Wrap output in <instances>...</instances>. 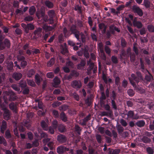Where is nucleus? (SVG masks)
Here are the masks:
<instances>
[{
    "label": "nucleus",
    "mask_w": 154,
    "mask_h": 154,
    "mask_svg": "<svg viewBox=\"0 0 154 154\" xmlns=\"http://www.w3.org/2000/svg\"><path fill=\"white\" fill-rule=\"evenodd\" d=\"M132 11L135 14L139 16L140 17H142L143 15V12L142 10L137 5H134L131 8Z\"/></svg>",
    "instance_id": "nucleus-5"
},
{
    "label": "nucleus",
    "mask_w": 154,
    "mask_h": 154,
    "mask_svg": "<svg viewBox=\"0 0 154 154\" xmlns=\"http://www.w3.org/2000/svg\"><path fill=\"white\" fill-rule=\"evenodd\" d=\"M117 93L113 90L110 94V99L111 100L116 99Z\"/></svg>",
    "instance_id": "nucleus-38"
},
{
    "label": "nucleus",
    "mask_w": 154,
    "mask_h": 154,
    "mask_svg": "<svg viewBox=\"0 0 154 154\" xmlns=\"http://www.w3.org/2000/svg\"><path fill=\"white\" fill-rule=\"evenodd\" d=\"M58 130L61 133L64 132L66 131L65 126L62 124H60L58 126Z\"/></svg>",
    "instance_id": "nucleus-26"
},
{
    "label": "nucleus",
    "mask_w": 154,
    "mask_h": 154,
    "mask_svg": "<svg viewBox=\"0 0 154 154\" xmlns=\"http://www.w3.org/2000/svg\"><path fill=\"white\" fill-rule=\"evenodd\" d=\"M145 124V122L143 120L138 121L135 123L136 125L140 128L143 127Z\"/></svg>",
    "instance_id": "nucleus-21"
},
{
    "label": "nucleus",
    "mask_w": 154,
    "mask_h": 154,
    "mask_svg": "<svg viewBox=\"0 0 154 154\" xmlns=\"http://www.w3.org/2000/svg\"><path fill=\"white\" fill-rule=\"evenodd\" d=\"M128 84V82L125 79L122 82V87L125 88H126Z\"/></svg>",
    "instance_id": "nucleus-62"
},
{
    "label": "nucleus",
    "mask_w": 154,
    "mask_h": 154,
    "mask_svg": "<svg viewBox=\"0 0 154 154\" xmlns=\"http://www.w3.org/2000/svg\"><path fill=\"white\" fill-rule=\"evenodd\" d=\"M63 32L64 35V36L66 38L69 37L71 34L70 33V32L68 30L66 27L64 28Z\"/></svg>",
    "instance_id": "nucleus-28"
},
{
    "label": "nucleus",
    "mask_w": 154,
    "mask_h": 154,
    "mask_svg": "<svg viewBox=\"0 0 154 154\" xmlns=\"http://www.w3.org/2000/svg\"><path fill=\"white\" fill-rule=\"evenodd\" d=\"M57 139L58 142L60 143H65L67 140L66 137L62 134H59L57 135Z\"/></svg>",
    "instance_id": "nucleus-11"
},
{
    "label": "nucleus",
    "mask_w": 154,
    "mask_h": 154,
    "mask_svg": "<svg viewBox=\"0 0 154 154\" xmlns=\"http://www.w3.org/2000/svg\"><path fill=\"white\" fill-rule=\"evenodd\" d=\"M70 31L71 32V34L75 33L79 31L76 29V26L74 25H72L70 27Z\"/></svg>",
    "instance_id": "nucleus-32"
},
{
    "label": "nucleus",
    "mask_w": 154,
    "mask_h": 154,
    "mask_svg": "<svg viewBox=\"0 0 154 154\" xmlns=\"http://www.w3.org/2000/svg\"><path fill=\"white\" fill-rule=\"evenodd\" d=\"M110 32L112 34H115V31H116L118 32H120V30L119 29L115 26L114 24H111L109 27Z\"/></svg>",
    "instance_id": "nucleus-14"
},
{
    "label": "nucleus",
    "mask_w": 154,
    "mask_h": 154,
    "mask_svg": "<svg viewBox=\"0 0 154 154\" xmlns=\"http://www.w3.org/2000/svg\"><path fill=\"white\" fill-rule=\"evenodd\" d=\"M139 30L140 33L141 35H143L146 33V28L144 27H142L141 29H140Z\"/></svg>",
    "instance_id": "nucleus-64"
},
{
    "label": "nucleus",
    "mask_w": 154,
    "mask_h": 154,
    "mask_svg": "<svg viewBox=\"0 0 154 154\" xmlns=\"http://www.w3.org/2000/svg\"><path fill=\"white\" fill-rule=\"evenodd\" d=\"M35 73V72L33 69H31L27 73L28 76L29 78L31 77Z\"/></svg>",
    "instance_id": "nucleus-45"
},
{
    "label": "nucleus",
    "mask_w": 154,
    "mask_h": 154,
    "mask_svg": "<svg viewBox=\"0 0 154 154\" xmlns=\"http://www.w3.org/2000/svg\"><path fill=\"white\" fill-rule=\"evenodd\" d=\"M137 44L136 43H134L133 45V51L134 52L136 55H138L139 54V51L138 49L137 48Z\"/></svg>",
    "instance_id": "nucleus-41"
},
{
    "label": "nucleus",
    "mask_w": 154,
    "mask_h": 154,
    "mask_svg": "<svg viewBox=\"0 0 154 154\" xmlns=\"http://www.w3.org/2000/svg\"><path fill=\"white\" fill-rule=\"evenodd\" d=\"M57 152L59 154H64L66 151H68L69 150V148L61 146H58L57 149Z\"/></svg>",
    "instance_id": "nucleus-9"
},
{
    "label": "nucleus",
    "mask_w": 154,
    "mask_h": 154,
    "mask_svg": "<svg viewBox=\"0 0 154 154\" xmlns=\"http://www.w3.org/2000/svg\"><path fill=\"white\" fill-rule=\"evenodd\" d=\"M147 29L149 32H154V26L153 25H148Z\"/></svg>",
    "instance_id": "nucleus-59"
},
{
    "label": "nucleus",
    "mask_w": 154,
    "mask_h": 154,
    "mask_svg": "<svg viewBox=\"0 0 154 154\" xmlns=\"http://www.w3.org/2000/svg\"><path fill=\"white\" fill-rule=\"evenodd\" d=\"M57 24L54 23L53 26H48L46 25H44L43 26V28L45 32H47L52 31L56 26Z\"/></svg>",
    "instance_id": "nucleus-12"
},
{
    "label": "nucleus",
    "mask_w": 154,
    "mask_h": 154,
    "mask_svg": "<svg viewBox=\"0 0 154 154\" xmlns=\"http://www.w3.org/2000/svg\"><path fill=\"white\" fill-rule=\"evenodd\" d=\"M27 62L25 60H23L21 61L20 65L21 68L24 69L27 66Z\"/></svg>",
    "instance_id": "nucleus-56"
},
{
    "label": "nucleus",
    "mask_w": 154,
    "mask_h": 154,
    "mask_svg": "<svg viewBox=\"0 0 154 154\" xmlns=\"http://www.w3.org/2000/svg\"><path fill=\"white\" fill-rule=\"evenodd\" d=\"M19 85L20 87L21 88V90L27 87L26 83V82L22 81L19 82Z\"/></svg>",
    "instance_id": "nucleus-37"
},
{
    "label": "nucleus",
    "mask_w": 154,
    "mask_h": 154,
    "mask_svg": "<svg viewBox=\"0 0 154 154\" xmlns=\"http://www.w3.org/2000/svg\"><path fill=\"white\" fill-rule=\"evenodd\" d=\"M130 55V60L132 63H134L136 59V56L134 53H131Z\"/></svg>",
    "instance_id": "nucleus-39"
},
{
    "label": "nucleus",
    "mask_w": 154,
    "mask_h": 154,
    "mask_svg": "<svg viewBox=\"0 0 154 154\" xmlns=\"http://www.w3.org/2000/svg\"><path fill=\"white\" fill-rule=\"evenodd\" d=\"M42 30V29L41 27L37 28L33 32V34L35 35L34 37L36 38H38L41 35V33Z\"/></svg>",
    "instance_id": "nucleus-16"
},
{
    "label": "nucleus",
    "mask_w": 154,
    "mask_h": 154,
    "mask_svg": "<svg viewBox=\"0 0 154 154\" xmlns=\"http://www.w3.org/2000/svg\"><path fill=\"white\" fill-rule=\"evenodd\" d=\"M104 108L108 111L109 116H111L112 115L113 112L112 109H110V107L108 104H106L104 106Z\"/></svg>",
    "instance_id": "nucleus-19"
},
{
    "label": "nucleus",
    "mask_w": 154,
    "mask_h": 154,
    "mask_svg": "<svg viewBox=\"0 0 154 154\" xmlns=\"http://www.w3.org/2000/svg\"><path fill=\"white\" fill-rule=\"evenodd\" d=\"M143 4L145 7L146 8H148L150 6V3L148 0H144Z\"/></svg>",
    "instance_id": "nucleus-57"
},
{
    "label": "nucleus",
    "mask_w": 154,
    "mask_h": 154,
    "mask_svg": "<svg viewBox=\"0 0 154 154\" xmlns=\"http://www.w3.org/2000/svg\"><path fill=\"white\" fill-rule=\"evenodd\" d=\"M7 128V125L6 122L3 121H2V124L1 126V129L5 130Z\"/></svg>",
    "instance_id": "nucleus-61"
},
{
    "label": "nucleus",
    "mask_w": 154,
    "mask_h": 154,
    "mask_svg": "<svg viewBox=\"0 0 154 154\" xmlns=\"http://www.w3.org/2000/svg\"><path fill=\"white\" fill-rule=\"evenodd\" d=\"M21 26L24 29V31L26 33L29 32V30H33L35 28L34 26L31 23H28L26 25L25 23H22L21 24Z\"/></svg>",
    "instance_id": "nucleus-6"
},
{
    "label": "nucleus",
    "mask_w": 154,
    "mask_h": 154,
    "mask_svg": "<svg viewBox=\"0 0 154 154\" xmlns=\"http://www.w3.org/2000/svg\"><path fill=\"white\" fill-rule=\"evenodd\" d=\"M22 93L24 95H26L29 94V87H27L21 90Z\"/></svg>",
    "instance_id": "nucleus-35"
},
{
    "label": "nucleus",
    "mask_w": 154,
    "mask_h": 154,
    "mask_svg": "<svg viewBox=\"0 0 154 154\" xmlns=\"http://www.w3.org/2000/svg\"><path fill=\"white\" fill-rule=\"evenodd\" d=\"M60 117L63 122H66L67 121V117L65 113L63 111L61 112L60 115Z\"/></svg>",
    "instance_id": "nucleus-24"
},
{
    "label": "nucleus",
    "mask_w": 154,
    "mask_h": 154,
    "mask_svg": "<svg viewBox=\"0 0 154 154\" xmlns=\"http://www.w3.org/2000/svg\"><path fill=\"white\" fill-rule=\"evenodd\" d=\"M72 96L75 100L79 101L80 100V98L79 95L76 93H74L72 94Z\"/></svg>",
    "instance_id": "nucleus-44"
},
{
    "label": "nucleus",
    "mask_w": 154,
    "mask_h": 154,
    "mask_svg": "<svg viewBox=\"0 0 154 154\" xmlns=\"http://www.w3.org/2000/svg\"><path fill=\"white\" fill-rule=\"evenodd\" d=\"M74 10L75 11H78V12L80 14L82 13V7L79 5H77L75 6Z\"/></svg>",
    "instance_id": "nucleus-31"
},
{
    "label": "nucleus",
    "mask_w": 154,
    "mask_h": 154,
    "mask_svg": "<svg viewBox=\"0 0 154 154\" xmlns=\"http://www.w3.org/2000/svg\"><path fill=\"white\" fill-rule=\"evenodd\" d=\"M27 83L28 85L32 87H34L35 86V83L33 80H28L27 81Z\"/></svg>",
    "instance_id": "nucleus-58"
},
{
    "label": "nucleus",
    "mask_w": 154,
    "mask_h": 154,
    "mask_svg": "<svg viewBox=\"0 0 154 154\" xmlns=\"http://www.w3.org/2000/svg\"><path fill=\"white\" fill-rule=\"evenodd\" d=\"M126 44L127 42L123 38H122L121 40V46L122 47L124 48L126 46Z\"/></svg>",
    "instance_id": "nucleus-63"
},
{
    "label": "nucleus",
    "mask_w": 154,
    "mask_h": 154,
    "mask_svg": "<svg viewBox=\"0 0 154 154\" xmlns=\"http://www.w3.org/2000/svg\"><path fill=\"white\" fill-rule=\"evenodd\" d=\"M126 115L128 118L133 119H137L139 118V116L137 114L134 115V111L132 110L129 111Z\"/></svg>",
    "instance_id": "nucleus-8"
},
{
    "label": "nucleus",
    "mask_w": 154,
    "mask_h": 154,
    "mask_svg": "<svg viewBox=\"0 0 154 154\" xmlns=\"http://www.w3.org/2000/svg\"><path fill=\"white\" fill-rule=\"evenodd\" d=\"M142 141L144 143H149L151 140L150 138L146 136H143L142 139Z\"/></svg>",
    "instance_id": "nucleus-34"
},
{
    "label": "nucleus",
    "mask_w": 154,
    "mask_h": 154,
    "mask_svg": "<svg viewBox=\"0 0 154 154\" xmlns=\"http://www.w3.org/2000/svg\"><path fill=\"white\" fill-rule=\"evenodd\" d=\"M111 60L112 62L114 64H116L118 62V60L117 57L115 56H112Z\"/></svg>",
    "instance_id": "nucleus-48"
},
{
    "label": "nucleus",
    "mask_w": 154,
    "mask_h": 154,
    "mask_svg": "<svg viewBox=\"0 0 154 154\" xmlns=\"http://www.w3.org/2000/svg\"><path fill=\"white\" fill-rule=\"evenodd\" d=\"M22 76V74L19 72H14L13 75V78L17 80H20Z\"/></svg>",
    "instance_id": "nucleus-18"
},
{
    "label": "nucleus",
    "mask_w": 154,
    "mask_h": 154,
    "mask_svg": "<svg viewBox=\"0 0 154 154\" xmlns=\"http://www.w3.org/2000/svg\"><path fill=\"white\" fill-rule=\"evenodd\" d=\"M75 131L78 134L80 135L81 134V131L82 130L80 127L78 125H75Z\"/></svg>",
    "instance_id": "nucleus-40"
},
{
    "label": "nucleus",
    "mask_w": 154,
    "mask_h": 154,
    "mask_svg": "<svg viewBox=\"0 0 154 154\" xmlns=\"http://www.w3.org/2000/svg\"><path fill=\"white\" fill-rule=\"evenodd\" d=\"M140 68L142 69V72H145V70H147L145 69V66L144 64V62L141 58H140Z\"/></svg>",
    "instance_id": "nucleus-33"
},
{
    "label": "nucleus",
    "mask_w": 154,
    "mask_h": 154,
    "mask_svg": "<svg viewBox=\"0 0 154 154\" xmlns=\"http://www.w3.org/2000/svg\"><path fill=\"white\" fill-rule=\"evenodd\" d=\"M85 61L83 60H82L80 63L77 65V69H81L85 65Z\"/></svg>",
    "instance_id": "nucleus-29"
},
{
    "label": "nucleus",
    "mask_w": 154,
    "mask_h": 154,
    "mask_svg": "<svg viewBox=\"0 0 154 154\" xmlns=\"http://www.w3.org/2000/svg\"><path fill=\"white\" fill-rule=\"evenodd\" d=\"M36 15L38 19H39L41 17L43 18L45 15V12L43 11L40 10L37 11Z\"/></svg>",
    "instance_id": "nucleus-20"
},
{
    "label": "nucleus",
    "mask_w": 154,
    "mask_h": 154,
    "mask_svg": "<svg viewBox=\"0 0 154 154\" xmlns=\"http://www.w3.org/2000/svg\"><path fill=\"white\" fill-rule=\"evenodd\" d=\"M3 144L4 146H6L7 145V142L5 139L2 136L0 135V144Z\"/></svg>",
    "instance_id": "nucleus-42"
},
{
    "label": "nucleus",
    "mask_w": 154,
    "mask_h": 154,
    "mask_svg": "<svg viewBox=\"0 0 154 154\" xmlns=\"http://www.w3.org/2000/svg\"><path fill=\"white\" fill-rule=\"evenodd\" d=\"M147 72L148 74H146L145 75V78L143 79L142 82L143 83L144 85L146 86H147L149 82L153 80L152 75L148 70H145V72H144L145 73Z\"/></svg>",
    "instance_id": "nucleus-1"
},
{
    "label": "nucleus",
    "mask_w": 154,
    "mask_h": 154,
    "mask_svg": "<svg viewBox=\"0 0 154 154\" xmlns=\"http://www.w3.org/2000/svg\"><path fill=\"white\" fill-rule=\"evenodd\" d=\"M14 64L12 62H10L9 63L7 66L8 69L10 72L12 71L13 70Z\"/></svg>",
    "instance_id": "nucleus-36"
},
{
    "label": "nucleus",
    "mask_w": 154,
    "mask_h": 154,
    "mask_svg": "<svg viewBox=\"0 0 154 154\" xmlns=\"http://www.w3.org/2000/svg\"><path fill=\"white\" fill-rule=\"evenodd\" d=\"M53 82V86L55 88H57L60 83V81L57 76H56L54 79Z\"/></svg>",
    "instance_id": "nucleus-15"
},
{
    "label": "nucleus",
    "mask_w": 154,
    "mask_h": 154,
    "mask_svg": "<svg viewBox=\"0 0 154 154\" xmlns=\"http://www.w3.org/2000/svg\"><path fill=\"white\" fill-rule=\"evenodd\" d=\"M136 75L134 74H131V77L132 79L130 78L134 82L135 81L137 83H138L140 82H142L143 78L141 73L140 72L138 71L136 72Z\"/></svg>",
    "instance_id": "nucleus-3"
},
{
    "label": "nucleus",
    "mask_w": 154,
    "mask_h": 154,
    "mask_svg": "<svg viewBox=\"0 0 154 154\" xmlns=\"http://www.w3.org/2000/svg\"><path fill=\"white\" fill-rule=\"evenodd\" d=\"M5 74L4 73L0 74V84H2L5 79Z\"/></svg>",
    "instance_id": "nucleus-47"
},
{
    "label": "nucleus",
    "mask_w": 154,
    "mask_h": 154,
    "mask_svg": "<svg viewBox=\"0 0 154 154\" xmlns=\"http://www.w3.org/2000/svg\"><path fill=\"white\" fill-rule=\"evenodd\" d=\"M2 109L4 111V119L6 120H9L10 118L9 111L5 106L1 105Z\"/></svg>",
    "instance_id": "nucleus-7"
},
{
    "label": "nucleus",
    "mask_w": 154,
    "mask_h": 154,
    "mask_svg": "<svg viewBox=\"0 0 154 154\" xmlns=\"http://www.w3.org/2000/svg\"><path fill=\"white\" fill-rule=\"evenodd\" d=\"M71 86L74 88L79 89L82 87V84L81 82L76 80H73L71 83Z\"/></svg>",
    "instance_id": "nucleus-10"
},
{
    "label": "nucleus",
    "mask_w": 154,
    "mask_h": 154,
    "mask_svg": "<svg viewBox=\"0 0 154 154\" xmlns=\"http://www.w3.org/2000/svg\"><path fill=\"white\" fill-rule=\"evenodd\" d=\"M36 11V9L34 6H32L29 8V13L30 15H33Z\"/></svg>",
    "instance_id": "nucleus-30"
},
{
    "label": "nucleus",
    "mask_w": 154,
    "mask_h": 154,
    "mask_svg": "<svg viewBox=\"0 0 154 154\" xmlns=\"http://www.w3.org/2000/svg\"><path fill=\"white\" fill-rule=\"evenodd\" d=\"M11 45V42L9 39L7 38H5L3 40L0 39V50H2L5 48H9Z\"/></svg>",
    "instance_id": "nucleus-2"
},
{
    "label": "nucleus",
    "mask_w": 154,
    "mask_h": 154,
    "mask_svg": "<svg viewBox=\"0 0 154 154\" xmlns=\"http://www.w3.org/2000/svg\"><path fill=\"white\" fill-rule=\"evenodd\" d=\"M41 125L44 130L47 131L48 130V125L44 120H43L41 122Z\"/></svg>",
    "instance_id": "nucleus-27"
},
{
    "label": "nucleus",
    "mask_w": 154,
    "mask_h": 154,
    "mask_svg": "<svg viewBox=\"0 0 154 154\" xmlns=\"http://www.w3.org/2000/svg\"><path fill=\"white\" fill-rule=\"evenodd\" d=\"M104 50L106 53L108 54H110L111 53V49L109 47L105 45L104 47Z\"/></svg>",
    "instance_id": "nucleus-55"
},
{
    "label": "nucleus",
    "mask_w": 154,
    "mask_h": 154,
    "mask_svg": "<svg viewBox=\"0 0 154 154\" xmlns=\"http://www.w3.org/2000/svg\"><path fill=\"white\" fill-rule=\"evenodd\" d=\"M17 99V97L15 96L14 93L11 94L9 98V100L10 101H14Z\"/></svg>",
    "instance_id": "nucleus-49"
},
{
    "label": "nucleus",
    "mask_w": 154,
    "mask_h": 154,
    "mask_svg": "<svg viewBox=\"0 0 154 154\" xmlns=\"http://www.w3.org/2000/svg\"><path fill=\"white\" fill-rule=\"evenodd\" d=\"M48 15L50 18H54L55 16V12L54 10H51L48 12Z\"/></svg>",
    "instance_id": "nucleus-52"
},
{
    "label": "nucleus",
    "mask_w": 154,
    "mask_h": 154,
    "mask_svg": "<svg viewBox=\"0 0 154 154\" xmlns=\"http://www.w3.org/2000/svg\"><path fill=\"white\" fill-rule=\"evenodd\" d=\"M55 59L54 57L51 58L50 60L48 61L47 63V66L48 67H50L52 66L55 63Z\"/></svg>",
    "instance_id": "nucleus-25"
},
{
    "label": "nucleus",
    "mask_w": 154,
    "mask_h": 154,
    "mask_svg": "<svg viewBox=\"0 0 154 154\" xmlns=\"http://www.w3.org/2000/svg\"><path fill=\"white\" fill-rule=\"evenodd\" d=\"M117 129L118 133L119 134H122L124 131V129L120 125H119L117 127Z\"/></svg>",
    "instance_id": "nucleus-51"
},
{
    "label": "nucleus",
    "mask_w": 154,
    "mask_h": 154,
    "mask_svg": "<svg viewBox=\"0 0 154 154\" xmlns=\"http://www.w3.org/2000/svg\"><path fill=\"white\" fill-rule=\"evenodd\" d=\"M45 4L48 8L50 9L53 8L54 6L53 3L48 0L45 1Z\"/></svg>",
    "instance_id": "nucleus-23"
},
{
    "label": "nucleus",
    "mask_w": 154,
    "mask_h": 154,
    "mask_svg": "<svg viewBox=\"0 0 154 154\" xmlns=\"http://www.w3.org/2000/svg\"><path fill=\"white\" fill-rule=\"evenodd\" d=\"M68 109V106L67 105H63L59 108V109L60 111H65L67 110Z\"/></svg>",
    "instance_id": "nucleus-46"
},
{
    "label": "nucleus",
    "mask_w": 154,
    "mask_h": 154,
    "mask_svg": "<svg viewBox=\"0 0 154 154\" xmlns=\"http://www.w3.org/2000/svg\"><path fill=\"white\" fill-rule=\"evenodd\" d=\"M102 78L104 82L106 84L111 83H112V79L110 78H109L108 79L106 76L104 74L103 75Z\"/></svg>",
    "instance_id": "nucleus-22"
},
{
    "label": "nucleus",
    "mask_w": 154,
    "mask_h": 154,
    "mask_svg": "<svg viewBox=\"0 0 154 154\" xmlns=\"http://www.w3.org/2000/svg\"><path fill=\"white\" fill-rule=\"evenodd\" d=\"M127 93L129 96L132 97L134 94V92L132 89H130L127 91Z\"/></svg>",
    "instance_id": "nucleus-53"
},
{
    "label": "nucleus",
    "mask_w": 154,
    "mask_h": 154,
    "mask_svg": "<svg viewBox=\"0 0 154 154\" xmlns=\"http://www.w3.org/2000/svg\"><path fill=\"white\" fill-rule=\"evenodd\" d=\"M128 79L130 83L134 88L135 90L140 94L145 93V90L139 87L138 83H137V84H136L135 82L130 78H129Z\"/></svg>",
    "instance_id": "nucleus-4"
},
{
    "label": "nucleus",
    "mask_w": 154,
    "mask_h": 154,
    "mask_svg": "<svg viewBox=\"0 0 154 154\" xmlns=\"http://www.w3.org/2000/svg\"><path fill=\"white\" fill-rule=\"evenodd\" d=\"M17 59L19 62H20V61L25 60V57L21 55H18L17 56Z\"/></svg>",
    "instance_id": "nucleus-60"
},
{
    "label": "nucleus",
    "mask_w": 154,
    "mask_h": 154,
    "mask_svg": "<svg viewBox=\"0 0 154 154\" xmlns=\"http://www.w3.org/2000/svg\"><path fill=\"white\" fill-rule=\"evenodd\" d=\"M111 100V106L113 109L115 110H117V105L115 101L116 100Z\"/></svg>",
    "instance_id": "nucleus-50"
},
{
    "label": "nucleus",
    "mask_w": 154,
    "mask_h": 154,
    "mask_svg": "<svg viewBox=\"0 0 154 154\" xmlns=\"http://www.w3.org/2000/svg\"><path fill=\"white\" fill-rule=\"evenodd\" d=\"M42 78L38 74H36L35 76V83L38 85H39L41 82L42 81Z\"/></svg>",
    "instance_id": "nucleus-17"
},
{
    "label": "nucleus",
    "mask_w": 154,
    "mask_h": 154,
    "mask_svg": "<svg viewBox=\"0 0 154 154\" xmlns=\"http://www.w3.org/2000/svg\"><path fill=\"white\" fill-rule=\"evenodd\" d=\"M146 151L148 154H153V149L151 147H147L146 149Z\"/></svg>",
    "instance_id": "nucleus-54"
},
{
    "label": "nucleus",
    "mask_w": 154,
    "mask_h": 154,
    "mask_svg": "<svg viewBox=\"0 0 154 154\" xmlns=\"http://www.w3.org/2000/svg\"><path fill=\"white\" fill-rule=\"evenodd\" d=\"M10 109L12 110L15 111L16 109V105L14 102H11L9 104Z\"/></svg>",
    "instance_id": "nucleus-43"
},
{
    "label": "nucleus",
    "mask_w": 154,
    "mask_h": 154,
    "mask_svg": "<svg viewBox=\"0 0 154 154\" xmlns=\"http://www.w3.org/2000/svg\"><path fill=\"white\" fill-rule=\"evenodd\" d=\"M133 26L138 29H141L143 26L142 22L140 21H137L136 18L133 20Z\"/></svg>",
    "instance_id": "nucleus-13"
}]
</instances>
